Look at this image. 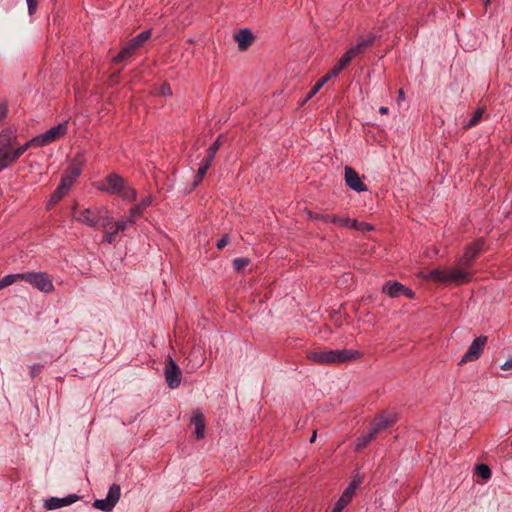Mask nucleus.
Listing matches in <instances>:
<instances>
[{
  "label": "nucleus",
  "mask_w": 512,
  "mask_h": 512,
  "mask_svg": "<svg viewBox=\"0 0 512 512\" xmlns=\"http://www.w3.org/2000/svg\"><path fill=\"white\" fill-rule=\"evenodd\" d=\"M484 244L483 238L477 239L467 245L463 255L456 261L454 268L432 269L423 273L422 277L428 281L446 285H463L470 282L473 278V273L470 271L471 265L483 250Z\"/></svg>",
  "instance_id": "f257e3e1"
},
{
  "label": "nucleus",
  "mask_w": 512,
  "mask_h": 512,
  "mask_svg": "<svg viewBox=\"0 0 512 512\" xmlns=\"http://www.w3.org/2000/svg\"><path fill=\"white\" fill-rule=\"evenodd\" d=\"M363 354L353 349L312 350L307 352V359L319 365H333L360 359Z\"/></svg>",
  "instance_id": "f03ea898"
},
{
  "label": "nucleus",
  "mask_w": 512,
  "mask_h": 512,
  "mask_svg": "<svg viewBox=\"0 0 512 512\" xmlns=\"http://www.w3.org/2000/svg\"><path fill=\"white\" fill-rule=\"evenodd\" d=\"M96 189L111 195H116L124 201H135L137 191L117 173H110L103 180L95 183Z\"/></svg>",
  "instance_id": "7ed1b4c3"
},
{
  "label": "nucleus",
  "mask_w": 512,
  "mask_h": 512,
  "mask_svg": "<svg viewBox=\"0 0 512 512\" xmlns=\"http://www.w3.org/2000/svg\"><path fill=\"white\" fill-rule=\"evenodd\" d=\"M17 143V129L6 127L0 131V172L12 165V153Z\"/></svg>",
  "instance_id": "20e7f679"
},
{
  "label": "nucleus",
  "mask_w": 512,
  "mask_h": 512,
  "mask_svg": "<svg viewBox=\"0 0 512 512\" xmlns=\"http://www.w3.org/2000/svg\"><path fill=\"white\" fill-rule=\"evenodd\" d=\"M72 217L74 220L85 224L89 227H96L100 220H103V227L107 228L111 223V217L108 212L99 207H91L83 210H77L76 206L72 209Z\"/></svg>",
  "instance_id": "39448f33"
},
{
  "label": "nucleus",
  "mask_w": 512,
  "mask_h": 512,
  "mask_svg": "<svg viewBox=\"0 0 512 512\" xmlns=\"http://www.w3.org/2000/svg\"><path fill=\"white\" fill-rule=\"evenodd\" d=\"M151 38V30H145L133 37L113 58L114 63H120L132 57Z\"/></svg>",
  "instance_id": "423d86ee"
},
{
  "label": "nucleus",
  "mask_w": 512,
  "mask_h": 512,
  "mask_svg": "<svg viewBox=\"0 0 512 512\" xmlns=\"http://www.w3.org/2000/svg\"><path fill=\"white\" fill-rule=\"evenodd\" d=\"M24 281L28 282L34 289L50 294L55 290L53 278L46 272H25Z\"/></svg>",
  "instance_id": "0eeeda50"
},
{
  "label": "nucleus",
  "mask_w": 512,
  "mask_h": 512,
  "mask_svg": "<svg viewBox=\"0 0 512 512\" xmlns=\"http://www.w3.org/2000/svg\"><path fill=\"white\" fill-rule=\"evenodd\" d=\"M121 488L118 484H112L105 499H96L93 507L104 512H110L120 499Z\"/></svg>",
  "instance_id": "6e6552de"
},
{
  "label": "nucleus",
  "mask_w": 512,
  "mask_h": 512,
  "mask_svg": "<svg viewBox=\"0 0 512 512\" xmlns=\"http://www.w3.org/2000/svg\"><path fill=\"white\" fill-rule=\"evenodd\" d=\"M165 381L169 388L176 389L182 381V371L171 356H168L164 368Z\"/></svg>",
  "instance_id": "1a4fd4ad"
},
{
  "label": "nucleus",
  "mask_w": 512,
  "mask_h": 512,
  "mask_svg": "<svg viewBox=\"0 0 512 512\" xmlns=\"http://www.w3.org/2000/svg\"><path fill=\"white\" fill-rule=\"evenodd\" d=\"M487 340L486 336H479L474 339L459 364L477 360L481 356V353L487 344Z\"/></svg>",
  "instance_id": "9d476101"
},
{
  "label": "nucleus",
  "mask_w": 512,
  "mask_h": 512,
  "mask_svg": "<svg viewBox=\"0 0 512 512\" xmlns=\"http://www.w3.org/2000/svg\"><path fill=\"white\" fill-rule=\"evenodd\" d=\"M398 420L396 413H384L374 419L370 425V430L378 435L381 431L395 424Z\"/></svg>",
  "instance_id": "9b49d317"
},
{
  "label": "nucleus",
  "mask_w": 512,
  "mask_h": 512,
  "mask_svg": "<svg viewBox=\"0 0 512 512\" xmlns=\"http://www.w3.org/2000/svg\"><path fill=\"white\" fill-rule=\"evenodd\" d=\"M82 169L79 165H71L62 175L59 185L57 186L66 194L80 176Z\"/></svg>",
  "instance_id": "f8f14e48"
},
{
  "label": "nucleus",
  "mask_w": 512,
  "mask_h": 512,
  "mask_svg": "<svg viewBox=\"0 0 512 512\" xmlns=\"http://www.w3.org/2000/svg\"><path fill=\"white\" fill-rule=\"evenodd\" d=\"M345 182L349 188L358 193L368 191L367 186L362 182L359 174L352 167H345Z\"/></svg>",
  "instance_id": "ddd939ff"
},
{
  "label": "nucleus",
  "mask_w": 512,
  "mask_h": 512,
  "mask_svg": "<svg viewBox=\"0 0 512 512\" xmlns=\"http://www.w3.org/2000/svg\"><path fill=\"white\" fill-rule=\"evenodd\" d=\"M308 216L312 220L322 221L324 223L335 224L339 227H347L350 223L349 218L339 217L337 215L323 214L317 212H308Z\"/></svg>",
  "instance_id": "4468645a"
},
{
  "label": "nucleus",
  "mask_w": 512,
  "mask_h": 512,
  "mask_svg": "<svg viewBox=\"0 0 512 512\" xmlns=\"http://www.w3.org/2000/svg\"><path fill=\"white\" fill-rule=\"evenodd\" d=\"M233 38L236 41L240 51H246L255 40L253 33L248 28L240 29L234 33Z\"/></svg>",
  "instance_id": "2eb2a0df"
},
{
  "label": "nucleus",
  "mask_w": 512,
  "mask_h": 512,
  "mask_svg": "<svg viewBox=\"0 0 512 512\" xmlns=\"http://www.w3.org/2000/svg\"><path fill=\"white\" fill-rule=\"evenodd\" d=\"M152 201L153 198L151 195L145 196L138 204L129 209L130 224L135 223L136 219L143 214L144 210L152 204Z\"/></svg>",
  "instance_id": "dca6fc26"
},
{
  "label": "nucleus",
  "mask_w": 512,
  "mask_h": 512,
  "mask_svg": "<svg viewBox=\"0 0 512 512\" xmlns=\"http://www.w3.org/2000/svg\"><path fill=\"white\" fill-rule=\"evenodd\" d=\"M375 41L374 36L368 38H361L356 45L352 46L346 53L353 59L358 54L362 53L367 47L371 46Z\"/></svg>",
  "instance_id": "f3484780"
},
{
  "label": "nucleus",
  "mask_w": 512,
  "mask_h": 512,
  "mask_svg": "<svg viewBox=\"0 0 512 512\" xmlns=\"http://www.w3.org/2000/svg\"><path fill=\"white\" fill-rule=\"evenodd\" d=\"M404 285L398 281H388L382 287V292L391 298H396L402 295Z\"/></svg>",
  "instance_id": "a211bd4d"
},
{
  "label": "nucleus",
  "mask_w": 512,
  "mask_h": 512,
  "mask_svg": "<svg viewBox=\"0 0 512 512\" xmlns=\"http://www.w3.org/2000/svg\"><path fill=\"white\" fill-rule=\"evenodd\" d=\"M352 58L345 52L338 63L324 76L327 81L336 77L350 62Z\"/></svg>",
  "instance_id": "6ab92c4d"
},
{
  "label": "nucleus",
  "mask_w": 512,
  "mask_h": 512,
  "mask_svg": "<svg viewBox=\"0 0 512 512\" xmlns=\"http://www.w3.org/2000/svg\"><path fill=\"white\" fill-rule=\"evenodd\" d=\"M376 434H374L370 429L367 433H364L360 435L356 441H355V450L361 451L364 449L368 444L376 438Z\"/></svg>",
  "instance_id": "aec40b11"
},
{
  "label": "nucleus",
  "mask_w": 512,
  "mask_h": 512,
  "mask_svg": "<svg viewBox=\"0 0 512 512\" xmlns=\"http://www.w3.org/2000/svg\"><path fill=\"white\" fill-rule=\"evenodd\" d=\"M68 130L67 122L59 123L58 125L47 130L49 136L53 141H56L63 137Z\"/></svg>",
  "instance_id": "412c9836"
},
{
  "label": "nucleus",
  "mask_w": 512,
  "mask_h": 512,
  "mask_svg": "<svg viewBox=\"0 0 512 512\" xmlns=\"http://www.w3.org/2000/svg\"><path fill=\"white\" fill-rule=\"evenodd\" d=\"M192 423L195 426V434L198 439H202L205 433V420L202 414H196L192 417Z\"/></svg>",
  "instance_id": "4be33fe9"
},
{
  "label": "nucleus",
  "mask_w": 512,
  "mask_h": 512,
  "mask_svg": "<svg viewBox=\"0 0 512 512\" xmlns=\"http://www.w3.org/2000/svg\"><path fill=\"white\" fill-rule=\"evenodd\" d=\"M30 147H36L34 138L30 139L23 145H20L18 147L14 146V152L12 153V164H14L20 158V156H22Z\"/></svg>",
  "instance_id": "5701e85b"
},
{
  "label": "nucleus",
  "mask_w": 512,
  "mask_h": 512,
  "mask_svg": "<svg viewBox=\"0 0 512 512\" xmlns=\"http://www.w3.org/2000/svg\"><path fill=\"white\" fill-rule=\"evenodd\" d=\"M24 280V273L9 274L0 279V290L12 285L13 283Z\"/></svg>",
  "instance_id": "b1692460"
},
{
  "label": "nucleus",
  "mask_w": 512,
  "mask_h": 512,
  "mask_svg": "<svg viewBox=\"0 0 512 512\" xmlns=\"http://www.w3.org/2000/svg\"><path fill=\"white\" fill-rule=\"evenodd\" d=\"M211 164L212 163L208 162L205 159L201 162L197 174L195 176L194 186H197L203 180Z\"/></svg>",
  "instance_id": "393cba45"
},
{
  "label": "nucleus",
  "mask_w": 512,
  "mask_h": 512,
  "mask_svg": "<svg viewBox=\"0 0 512 512\" xmlns=\"http://www.w3.org/2000/svg\"><path fill=\"white\" fill-rule=\"evenodd\" d=\"M221 135L211 144V146L209 147L208 151H207V155L205 157V160H207L208 162L212 163L214 158H215V155L217 153V151L219 150L220 146H221V142H220V139H221Z\"/></svg>",
  "instance_id": "a878e982"
},
{
  "label": "nucleus",
  "mask_w": 512,
  "mask_h": 512,
  "mask_svg": "<svg viewBox=\"0 0 512 512\" xmlns=\"http://www.w3.org/2000/svg\"><path fill=\"white\" fill-rule=\"evenodd\" d=\"M34 138V142L36 143V147H44L49 145L50 143L54 142L51 137L49 136L48 132L45 131L44 133H41Z\"/></svg>",
  "instance_id": "bb28decb"
},
{
  "label": "nucleus",
  "mask_w": 512,
  "mask_h": 512,
  "mask_svg": "<svg viewBox=\"0 0 512 512\" xmlns=\"http://www.w3.org/2000/svg\"><path fill=\"white\" fill-rule=\"evenodd\" d=\"M347 227L358 230V231H362V232L373 230V226L371 224L366 223V222H359L357 220H350V223Z\"/></svg>",
  "instance_id": "cd10ccee"
},
{
  "label": "nucleus",
  "mask_w": 512,
  "mask_h": 512,
  "mask_svg": "<svg viewBox=\"0 0 512 512\" xmlns=\"http://www.w3.org/2000/svg\"><path fill=\"white\" fill-rule=\"evenodd\" d=\"M44 506L48 510H54L65 506V504L62 498L51 497L50 499L45 501Z\"/></svg>",
  "instance_id": "c85d7f7f"
},
{
  "label": "nucleus",
  "mask_w": 512,
  "mask_h": 512,
  "mask_svg": "<svg viewBox=\"0 0 512 512\" xmlns=\"http://www.w3.org/2000/svg\"><path fill=\"white\" fill-rule=\"evenodd\" d=\"M358 484H359L358 481L352 480L341 495L344 498H346L348 501L351 502V500L355 494V491L358 487Z\"/></svg>",
  "instance_id": "c756f323"
},
{
  "label": "nucleus",
  "mask_w": 512,
  "mask_h": 512,
  "mask_svg": "<svg viewBox=\"0 0 512 512\" xmlns=\"http://www.w3.org/2000/svg\"><path fill=\"white\" fill-rule=\"evenodd\" d=\"M358 484H359L358 481L352 480L341 495L344 498H346L348 501L351 502V500L355 494V491L358 487Z\"/></svg>",
  "instance_id": "7c9ffc66"
},
{
  "label": "nucleus",
  "mask_w": 512,
  "mask_h": 512,
  "mask_svg": "<svg viewBox=\"0 0 512 512\" xmlns=\"http://www.w3.org/2000/svg\"><path fill=\"white\" fill-rule=\"evenodd\" d=\"M328 81L326 80L325 77H322L314 86L313 88L310 90V92L307 94V96L305 97V99L303 100V103L309 101L314 95L317 94V92L327 83Z\"/></svg>",
  "instance_id": "2f4dec72"
},
{
  "label": "nucleus",
  "mask_w": 512,
  "mask_h": 512,
  "mask_svg": "<svg viewBox=\"0 0 512 512\" xmlns=\"http://www.w3.org/2000/svg\"><path fill=\"white\" fill-rule=\"evenodd\" d=\"M482 115H483V110L482 109H478L476 110L472 117L470 118V120L464 125V128L465 129H470L471 127L475 126L476 124L479 123V121L481 120L482 118Z\"/></svg>",
  "instance_id": "473e14b6"
},
{
  "label": "nucleus",
  "mask_w": 512,
  "mask_h": 512,
  "mask_svg": "<svg viewBox=\"0 0 512 512\" xmlns=\"http://www.w3.org/2000/svg\"><path fill=\"white\" fill-rule=\"evenodd\" d=\"M131 225L132 224H130V215L128 214L127 219H120L116 221L113 227L116 229V232H123L128 228V226Z\"/></svg>",
  "instance_id": "72a5a7b5"
},
{
  "label": "nucleus",
  "mask_w": 512,
  "mask_h": 512,
  "mask_svg": "<svg viewBox=\"0 0 512 512\" xmlns=\"http://www.w3.org/2000/svg\"><path fill=\"white\" fill-rule=\"evenodd\" d=\"M119 232L112 226L110 230H106L103 235V241L112 244L116 240V236Z\"/></svg>",
  "instance_id": "f704fd0d"
},
{
  "label": "nucleus",
  "mask_w": 512,
  "mask_h": 512,
  "mask_svg": "<svg viewBox=\"0 0 512 512\" xmlns=\"http://www.w3.org/2000/svg\"><path fill=\"white\" fill-rule=\"evenodd\" d=\"M250 263V260L248 258H235L233 260V267L235 269V271L239 272L241 271L243 268H245L246 266H248Z\"/></svg>",
  "instance_id": "c9c22d12"
},
{
  "label": "nucleus",
  "mask_w": 512,
  "mask_h": 512,
  "mask_svg": "<svg viewBox=\"0 0 512 512\" xmlns=\"http://www.w3.org/2000/svg\"><path fill=\"white\" fill-rule=\"evenodd\" d=\"M478 475L483 479H489L491 477V470L486 464H479L476 467Z\"/></svg>",
  "instance_id": "e433bc0d"
},
{
  "label": "nucleus",
  "mask_w": 512,
  "mask_h": 512,
  "mask_svg": "<svg viewBox=\"0 0 512 512\" xmlns=\"http://www.w3.org/2000/svg\"><path fill=\"white\" fill-rule=\"evenodd\" d=\"M350 503L346 498H344L342 495L338 499V501L335 503L333 509L331 512H342L343 509Z\"/></svg>",
  "instance_id": "4c0bfd02"
},
{
  "label": "nucleus",
  "mask_w": 512,
  "mask_h": 512,
  "mask_svg": "<svg viewBox=\"0 0 512 512\" xmlns=\"http://www.w3.org/2000/svg\"><path fill=\"white\" fill-rule=\"evenodd\" d=\"M66 195L65 192H63L60 188H56V190L54 191V193L52 194L51 198H50V202H49V206L57 203L58 201H60L64 196Z\"/></svg>",
  "instance_id": "58836bf2"
},
{
  "label": "nucleus",
  "mask_w": 512,
  "mask_h": 512,
  "mask_svg": "<svg viewBox=\"0 0 512 512\" xmlns=\"http://www.w3.org/2000/svg\"><path fill=\"white\" fill-rule=\"evenodd\" d=\"M29 15H33L38 6V0H26Z\"/></svg>",
  "instance_id": "ea45409f"
},
{
  "label": "nucleus",
  "mask_w": 512,
  "mask_h": 512,
  "mask_svg": "<svg viewBox=\"0 0 512 512\" xmlns=\"http://www.w3.org/2000/svg\"><path fill=\"white\" fill-rule=\"evenodd\" d=\"M42 369H43V365L33 364L32 366H30V376L32 378L36 377L37 375H39L41 373Z\"/></svg>",
  "instance_id": "a19ab883"
},
{
  "label": "nucleus",
  "mask_w": 512,
  "mask_h": 512,
  "mask_svg": "<svg viewBox=\"0 0 512 512\" xmlns=\"http://www.w3.org/2000/svg\"><path fill=\"white\" fill-rule=\"evenodd\" d=\"M8 114V106L6 102H0V122L6 118Z\"/></svg>",
  "instance_id": "79ce46f5"
},
{
  "label": "nucleus",
  "mask_w": 512,
  "mask_h": 512,
  "mask_svg": "<svg viewBox=\"0 0 512 512\" xmlns=\"http://www.w3.org/2000/svg\"><path fill=\"white\" fill-rule=\"evenodd\" d=\"M159 94L162 95V96H171L172 95V90H171L169 85L163 84L160 87Z\"/></svg>",
  "instance_id": "37998d69"
},
{
  "label": "nucleus",
  "mask_w": 512,
  "mask_h": 512,
  "mask_svg": "<svg viewBox=\"0 0 512 512\" xmlns=\"http://www.w3.org/2000/svg\"><path fill=\"white\" fill-rule=\"evenodd\" d=\"M62 499L64 500L65 506H67V505H70V504L76 502L78 500V496L75 494H71Z\"/></svg>",
  "instance_id": "c03bdc74"
},
{
  "label": "nucleus",
  "mask_w": 512,
  "mask_h": 512,
  "mask_svg": "<svg viewBox=\"0 0 512 512\" xmlns=\"http://www.w3.org/2000/svg\"><path fill=\"white\" fill-rule=\"evenodd\" d=\"M229 242V238L227 235L223 236L220 240H218L216 247L217 249H223Z\"/></svg>",
  "instance_id": "a18cd8bd"
},
{
  "label": "nucleus",
  "mask_w": 512,
  "mask_h": 512,
  "mask_svg": "<svg viewBox=\"0 0 512 512\" xmlns=\"http://www.w3.org/2000/svg\"><path fill=\"white\" fill-rule=\"evenodd\" d=\"M502 370H512V358L508 359L504 364L501 365Z\"/></svg>",
  "instance_id": "49530a36"
},
{
  "label": "nucleus",
  "mask_w": 512,
  "mask_h": 512,
  "mask_svg": "<svg viewBox=\"0 0 512 512\" xmlns=\"http://www.w3.org/2000/svg\"><path fill=\"white\" fill-rule=\"evenodd\" d=\"M402 295H405L406 297H408L410 299L414 298V292L411 289H409V288H407L405 286H404V290L402 292Z\"/></svg>",
  "instance_id": "de8ad7c7"
},
{
  "label": "nucleus",
  "mask_w": 512,
  "mask_h": 512,
  "mask_svg": "<svg viewBox=\"0 0 512 512\" xmlns=\"http://www.w3.org/2000/svg\"><path fill=\"white\" fill-rule=\"evenodd\" d=\"M404 90L403 89H399L398 90V97H397V101L398 102H401L404 100Z\"/></svg>",
  "instance_id": "09e8293b"
},
{
  "label": "nucleus",
  "mask_w": 512,
  "mask_h": 512,
  "mask_svg": "<svg viewBox=\"0 0 512 512\" xmlns=\"http://www.w3.org/2000/svg\"><path fill=\"white\" fill-rule=\"evenodd\" d=\"M379 112H380L381 114H383V115H386V114H388L389 110H388V108H387V107H385V106H381V107L379 108Z\"/></svg>",
  "instance_id": "8fccbe9b"
},
{
  "label": "nucleus",
  "mask_w": 512,
  "mask_h": 512,
  "mask_svg": "<svg viewBox=\"0 0 512 512\" xmlns=\"http://www.w3.org/2000/svg\"><path fill=\"white\" fill-rule=\"evenodd\" d=\"M315 440H316V431L313 432V434L310 438V443H313Z\"/></svg>",
  "instance_id": "3c124183"
}]
</instances>
